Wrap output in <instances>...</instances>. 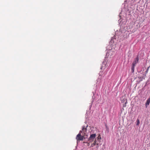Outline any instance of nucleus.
I'll return each instance as SVG.
<instances>
[{"label": "nucleus", "mask_w": 150, "mask_h": 150, "mask_svg": "<svg viewBox=\"0 0 150 150\" xmlns=\"http://www.w3.org/2000/svg\"><path fill=\"white\" fill-rule=\"evenodd\" d=\"M135 65L132 64V66L131 67V71H132V72L133 73L134 72V67H135Z\"/></svg>", "instance_id": "obj_6"}, {"label": "nucleus", "mask_w": 150, "mask_h": 150, "mask_svg": "<svg viewBox=\"0 0 150 150\" xmlns=\"http://www.w3.org/2000/svg\"><path fill=\"white\" fill-rule=\"evenodd\" d=\"M95 146V145L93 144V143L91 144V147H93L94 146Z\"/></svg>", "instance_id": "obj_10"}, {"label": "nucleus", "mask_w": 150, "mask_h": 150, "mask_svg": "<svg viewBox=\"0 0 150 150\" xmlns=\"http://www.w3.org/2000/svg\"><path fill=\"white\" fill-rule=\"evenodd\" d=\"M149 67H150V66H149Z\"/></svg>", "instance_id": "obj_12"}, {"label": "nucleus", "mask_w": 150, "mask_h": 150, "mask_svg": "<svg viewBox=\"0 0 150 150\" xmlns=\"http://www.w3.org/2000/svg\"><path fill=\"white\" fill-rule=\"evenodd\" d=\"M94 142L93 143V144L95 145H97V146L96 147H97V148L99 146V144L97 142V139H95V140L94 139Z\"/></svg>", "instance_id": "obj_5"}, {"label": "nucleus", "mask_w": 150, "mask_h": 150, "mask_svg": "<svg viewBox=\"0 0 150 150\" xmlns=\"http://www.w3.org/2000/svg\"><path fill=\"white\" fill-rule=\"evenodd\" d=\"M83 132V131L82 130H80L79 131V132L78 134H80L81 135H82V134Z\"/></svg>", "instance_id": "obj_8"}, {"label": "nucleus", "mask_w": 150, "mask_h": 150, "mask_svg": "<svg viewBox=\"0 0 150 150\" xmlns=\"http://www.w3.org/2000/svg\"><path fill=\"white\" fill-rule=\"evenodd\" d=\"M96 137V134H90V136L88 138V141L89 142H86V143L87 144V145L89 146L90 145V143L94 141Z\"/></svg>", "instance_id": "obj_1"}, {"label": "nucleus", "mask_w": 150, "mask_h": 150, "mask_svg": "<svg viewBox=\"0 0 150 150\" xmlns=\"http://www.w3.org/2000/svg\"><path fill=\"white\" fill-rule=\"evenodd\" d=\"M82 130L83 131V132L82 134V135H85L86 133L85 132H86L87 129L86 128H85V126H83Z\"/></svg>", "instance_id": "obj_4"}, {"label": "nucleus", "mask_w": 150, "mask_h": 150, "mask_svg": "<svg viewBox=\"0 0 150 150\" xmlns=\"http://www.w3.org/2000/svg\"><path fill=\"white\" fill-rule=\"evenodd\" d=\"M139 59L138 56H137L136 58L132 63L133 64L136 65V64L138 62Z\"/></svg>", "instance_id": "obj_3"}, {"label": "nucleus", "mask_w": 150, "mask_h": 150, "mask_svg": "<svg viewBox=\"0 0 150 150\" xmlns=\"http://www.w3.org/2000/svg\"><path fill=\"white\" fill-rule=\"evenodd\" d=\"M84 137V135H81L80 134H78L76 136V139L77 141L78 142L79 141L83 140Z\"/></svg>", "instance_id": "obj_2"}, {"label": "nucleus", "mask_w": 150, "mask_h": 150, "mask_svg": "<svg viewBox=\"0 0 150 150\" xmlns=\"http://www.w3.org/2000/svg\"><path fill=\"white\" fill-rule=\"evenodd\" d=\"M139 124V120L138 119H137V123L136 124V125H138Z\"/></svg>", "instance_id": "obj_7"}, {"label": "nucleus", "mask_w": 150, "mask_h": 150, "mask_svg": "<svg viewBox=\"0 0 150 150\" xmlns=\"http://www.w3.org/2000/svg\"><path fill=\"white\" fill-rule=\"evenodd\" d=\"M149 67H148V69H147V71H146V72H147V71H148V69H149Z\"/></svg>", "instance_id": "obj_11"}, {"label": "nucleus", "mask_w": 150, "mask_h": 150, "mask_svg": "<svg viewBox=\"0 0 150 150\" xmlns=\"http://www.w3.org/2000/svg\"><path fill=\"white\" fill-rule=\"evenodd\" d=\"M101 137H100V136H98L97 137V141H99L100 139H101Z\"/></svg>", "instance_id": "obj_9"}]
</instances>
